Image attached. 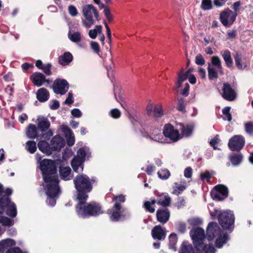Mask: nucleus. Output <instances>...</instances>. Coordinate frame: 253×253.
<instances>
[{
  "mask_svg": "<svg viewBox=\"0 0 253 253\" xmlns=\"http://www.w3.org/2000/svg\"><path fill=\"white\" fill-rule=\"evenodd\" d=\"M51 145L54 151H59L65 145L64 139L59 135L54 136L51 140Z\"/></svg>",
  "mask_w": 253,
  "mask_h": 253,
  "instance_id": "aec40b11",
  "label": "nucleus"
},
{
  "mask_svg": "<svg viewBox=\"0 0 253 253\" xmlns=\"http://www.w3.org/2000/svg\"><path fill=\"white\" fill-rule=\"evenodd\" d=\"M78 157L77 159L81 160V161H84L86 156V153L83 148H80L77 151Z\"/></svg>",
  "mask_w": 253,
  "mask_h": 253,
  "instance_id": "864d4df0",
  "label": "nucleus"
},
{
  "mask_svg": "<svg viewBox=\"0 0 253 253\" xmlns=\"http://www.w3.org/2000/svg\"><path fill=\"white\" fill-rule=\"evenodd\" d=\"M229 240V236L227 233L220 232L215 241L216 247L218 248H221Z\"/></svg>",
  "mask_w": 253,
  "mask_h": 253,
  "instance_id": "b1692460",
  "label": "nucleus"
},
{
  "mask_svg": "<svg viewBox=\"0 0 253 253\" xmlns=\"http://www.w3.org/2000/svg\"><path fill=\"white\" fill-rule=\"evenodd\" d=\"M44 75L41 72H36L32 74L30 77V80L33 84L37 86H41L43 84Z\"/></svg>",
  "mask_w": 253,
  "mask_h": 253,
  "instance_id": "4be33fe9",
  "label": "nucleus"
},
{
  "mask_svg": "<svg viewBox=\"0 0 253 253\" xmlns=\"http://www.w3.org/2000/svg\"><path fill=\"white\" fill-rule=\"evenodd\" d=\"M177 75L178 78L175 83V88H179L181 87L182 83L187 79L188 75L185 72H184L183 68L181 69Z\"/></svg>",
  "mask_w": 253,
  "mask_h": 253,
  "instance_id": "2f4dec72",
  "label": "nucleus"
},
{
  "mask_svg": "<svg viewBox=\"0 0 253 253\" xmlns=\"http://www.w3.org/2000/svg\"><path fill=\"white\" fill-rule=\"evenodd\" d=\"M102 27L101 25H96L95 28L90 30L89 31L88 35L90 38L94 39L96 38L97 33L100 34L102 32Z\"/></svg>",
  "mask_w": 253,
  "mask_h": 253,
  "instance_id": "e433bc0d",
  "label": "nucleus"
},
{
  "mask_svg": "<svg viewBox=\"0 0 253 253\" xmlns=\"http://www.w3.org/2000/svg\"><path fill=\"white\" fill-rule=\"evenodd\" d=\"M26 149L31 153H34L37 150V143L34 141H28L26 142Z\"/></svg>",
  "mask_w": 253,
  "mask_h": 253,
  "instance_id": "58836bf2",
  "label": "nucleus"
},
{
  "mask_svg": "<svg viewBox=\"0 0 253 253\" xmlns=\"http://www.w3.org/2000/svg\"><path fill=\"white\" fill-rule=\"evenodd\" d=\"M124 210L122 206L118 204H114L113 207L107 211V213L109 215L110 220L113 222L123 221L129 216L128 213H124Z\"/></svg>",
  "mask_w": 253,
  "mask_h": 253,
  "instance_id": "0eeeda50",
  "label": "nucleus"
},
{
  "mask_svg": "<svg viewBox=\"0 0 253 253\" xmlns=\"http://www.w3.org/2000/svg\"><path fill=\"white\" fill-rule=\"evenodd\" d=\"M112 201L115 203L114 204H118L119 206H122L121 204L126 201V195L120 194L119 195H114Z\"/></svg>",
  "mask_w": 253,
  "mask_h": 253,
  "instance_id": "c03bdc74",
  "label": "nucleus"
},
{
  "mask_svg": "<svg viewBox=\"0 0 253 253\" xmlns=\"http://www.w3.org/2000/svg\"><path fill=\"white\" fill-rule=\"evenodd\" d=\"M222 211L220 210L217 209H214L213 211H210V215L211 219H215L216 217H217L218 219H219V215L221 213Z\"/></svg>",
  "mask_w": 253,
  "mask_h": 253,
  "instance_id": "052dcab7",
  "label": "nucleus"
},
{
  "mask_svg": "<svg viewBox=\"0 0 253 253\" xmlns=\"http://www.w3.org/2000/svg\"><path fill=\"white\" fill-rule=\"evenodd\" d=\"M109 114L113 118L118 119L121 115V112L119 109L115 108L110 111Z\"/></svg>",
  "mask_w": 253,
  "mask_h": 253,
  "instance_id": "6e6d98bb",
  "label": "nucleus"
},
{
  "mask_svg": "<svg viewBox=\"0 0 253 253\" xmlns=\"http://www.w3.org/2000/svg\"><path fill=\"white\" fill-rule=\"evenodd\" d=\"M188 224L194 229V228L200 227L199 226L203 224V220L199 217H191L187 220Z\"/></svg>",
  "mask_w": 253,
  "mask_h": 253,
  "instance_id": "f704fd0d",
  "label": "nucleus"
},
{
  "mask_svg": "<svg viewBox=\"0 0 253 253\" xmlns=\"http://www.w3.org/2000/svg\"><path fill=\"white\" fill-rule=\"evenodd\" d=\"M57 160L43 159L39 162L40 169L44 182L46 184L59 183L57 174Z\"/></svg>",
  "mask_w": 253,
  "mask_h": 253,
  "instance_id": "f257e3e1",
  "label": "nucleus"
},
{
  "mask_svg": "<svg viewBox=\"0 0 253 253\" xmlns=\"http://www.w3.org/2000/svg\"><path fill=\"white\" fill-rule=\"evenodd\" d=\"M2 214H0V223L4 226H10L14 224V220L6 216H2Z\"/></svg>",
  "mask_w": 253,
  "mask_h": 253,
  "instance_id": "37998d69",
  "label": "nucleus"
},
{
  "mask_svg": "<svg viewBox=\"0 0 253 253\" xmlns=\"http://www.w3.org/2000/svg\"><path fill=\"white\" fill-rule=\"evenodd\" d=\"M71 169L69 167H60L59 172L60 178L64 180H68L70 179V174Z\"/></svg>",
  "mask_w": 253,
  "mask_h": 253,
  "instance_id": "cd10ccee",
  "label": "nucleus"
},
{
  "mask_svg": "<svg viewBox=\"0 0 253 253\" xmlns=\"http://www.w3.org/2000/svg\"><path fill=\"white\" fill-rule=\"evenodd\" d=\"M51 68V64L48 63L44 64L42 67V69L41 70L43 71L45 75L47 76H51L52 75Z\"/></svg>",
  "mask_w": 253,
  "mask_h": 253,
  "instance_id": "3c124183",
  "label": "nucleus"
},
{
  "mask_svg": "<svg viewBox=\"0 0 253 253\" xmlns=\"http://www.w3.org/2000/svg\"><path fill=\"white\" fill-rule=\"evenodd\" d=\"M210 64L215 68L217 71H219L221 74H223L221 61L218 57L212 56L211 59V64Z\"/></svg>",
  "mask_w": 253,
  "mask_h": 253,
  "instance_id": "72a5a7b5",
  "label": "nucleus"
},
{
  "mask_svg": "<svg viewBox=\"0 0 253 253\" xmlns=\"http://www.w3.org/2000/svg\"><path fill=\"white\" fill-rule=\"evenodd\" d=\"M69 39L74 42H78L81 41V34L80 32H77L73 33H69Z\"/></svg>",
  "mask_w": 253,
  "mask_h": 253,
  "instance_id": "09e8293b",
  "label": "nucleus"
},
{
  "mask_svg": "<svg viewBox=\"0 0 253 253\" xmlns=\"http://www.w3.org/2000/svg\"><path fill=\"white\" fill-rule=\"evenodd\" d=\"M177 242V237L175 233H172L169 236V248L174 251H176V244Z\"/></svg>",
  "mask_w": 253,
  "mask_h": 253,
  "instance_id": "c9c22d12",
  "label": "nucleus"
},
{
  "mask_svg": "<svg viewBox=\"0 0 253 253\" xmlns=\"http://www.w3.org/2000/svg\"><path fill=\"white\" fill-rule=\"evenodd\" d=\"M221 95L224 99L230 101H233L236 97L235 90L228 83L223 84Z\"/></svg>",
  "mask_w": 253,
  "mask_h": 253,
  "instance_id": "dca6fc26",
  "label": "nucleus"
},
{
  "mask_svg": "<svg viewBox=\"0 0 253 253\" xmlns=\"http://www.w3.org/2000/svg\"><path fill=\"white\" fill-rule=\"evenodd\" d=\"M83 11L84 15L88 22L87 26L90 27L94 23V20L92 18V13L94 17L98 20L99 14L96 8L91 4H87L83 7Z\"/></svg>",
  "mask_w": 253,
  "mask_h": 253,
  "instance_id": "9b49d317",
  "label": "nucleus"
},
{
  "mask_svg": "<svg viewBox=\"0 0 253 253\" xmlns=\"http://www.w3.org/2000/svg\"><path fill=\"white\" fill-rule=\"evenodd\" d=\"M176 126L178 127L179 131H180V135L182 138L183 137H188L190 136L194 128V125L192 123L185 125L181 123H176Z\"/></svg>",
  "mask_w": 253,
  "mask_h": 253,
  "instance_id": "f3484780",
  "label": "nucleus"
},
{
  "mask_svg": "<svg viewBox=\"0 0 253 253\" xmlns=\"http://www.w3.org/2000/svg\"><path fill=\"white\" fill-rule=\"evenodd\" d=\"M208 72L209 77L210 80L215 79L217 78V73L219 72V71H217L215 68H214L210 64L208 66Z\"/></svg>",
  "mask_w": 253,
  "mask_h": 253,
  "instance_id": "a19ab883",
  "label": "nucleus"
},
{
  "mask_svg": "<svg viewBox=\"0 0 253 253\" xmlns=\"http://www.w3.org/2000/svg\"><path fill=\"white\" fill-rule=\"evenodd\" d=\"M154 117L156 118H161L164 116L162 107L160 105H156L154 108Z\"/></svg>",
  "mask_w": 253,
  "mask_h": 253,
  "instance_id": "49530a36",
  "label": "nucleus"
},
{
  "mask_svg": "<svg viewBox=\"0 0 253 253\" xmlns=\"http://www.w3.org/2000/svg\"><path fill=\"white\" fill-rule=\"evenodd\" d=\"M221 232V229L216 222H210L207 227V239L212 240Z\"/></svg>",
  "mask_w": 253,
  "mask_h": 253,
  "instance_id": "2eb2a0df",
  "label": "nucleus"
},
{
  "mask_svg": "<svg viewBox=\"0 0 253 253\" xmlns=\"http://www.w3.org/2000/svg\"><path fill=\"white\" fill-rule=\"evenodd\" d=\"M83 162V161H81V160L77 159L76 158L74 159L72 162L71 165L74 171L78 172V169L81 166L82 170H83V166H82Z\"/></svg>",
  "mask_w": 253,
  "mask_h": 253,
  "instance_id": "ea45409f",
  "label": "nucleus"
},
{
  "mask_svg": "<svg viewBox=\"0 0 253 253\" xmlns=\"http://www.w3.org/2000/svg\"><path fill=\"white\" fill-rule=\"evenodd\" d=\"M69 84L64 79H56L53 84L52 88L56 94H65L68 90Z\"/></svg>",
  "mask_w": 253,
  "mask_h": 253,
  "instance_id": "f8f14e48",
  "label": "nucleus"
},
{
  "mask_svg": "<svg viewBox=\"0 0 253 253\" xmlns=\"http://www.w3.org/2000/svg\"><path fill=\"white\" fill-rule=\"evenodd\" d=\"M151 235L154 240L163 241L167 236L166 230L160 225H156L152 229Z\"/></svg>",
  "mask_w": 253,
  "mask_h": 253,
  "instance_id": "a211bd4d",
  "label": "nucleus"
},
{
  "mask_svg": "<svg viewBox=\"0 0 253 253\" xmlns=\"http://www.w3.org/2000/svg\"><path fill=\"white\" fill-rule=\"evenodd\" d=\"M237 13L233 12L229 8H226L220 14V20L221 23L225 27L231 26L236 19Z\"/></svg>",
  "mask_w": 253,
  "mask_h": 253,
  "instance_id": "9d476101",
  "label": "nucleus"
},
{
  "mask_svg": "<svg viewBox=\"0 0 253 253\" xmlns=\"http://www.w3.org/2000/svg\"><path fill=\"white\" fill-rule=\"evenodd\" d=\"M46 194L47 196V202L51 206L56 204V198L60 192L59 183L54 184H45Z\"/></svg>",
  "mask_w": 253,
  "mask_h": 253,
  "instance_id": "6e6552de",
  "label": "nucleus"
},
{
  "mask_svg": "<svg viewBox=\"0 0 253 253\" xmlns=\"http://www.w3.org/2000/svg\"><path fill=\"white\" fill-rule=\"evenodd\" d=\"M159 177L163 180L168 179L170 175V171L168 169H163L158 172Z\"/></svg>",
  "mask_w": 253,
  "mask_h": 253,
  "instance_id": "de8ad7c7",
  "label": "nucleus"
},
{
  "mask_svg": "<svg viewBox=\"0 0 253 253\" xmlns=\"http://www.w3.org/2000/svg\"><path fill=\"white\" fill-rule=\"evenodd\" d=\"M185 189L186 186L185 185H180L178 186H176V187L173 191V193L178 195L180 194Z\"/></svg>",
  "mask_w": 253,
  "mask_h": 253,
  "instance_id": "338daca9",
  "label": "nucleus"
},
{
  "mask_svg": "<svg viewBox=\"0 0 253 253\" xmlns=\"http://www.w3.org/2000/svg\"><path fill=\"white\" fill-rule=\"evenodd\" d=\"M179 253H195V252L192 245H186L183 243Z\"/></svg>",
  "mask_w": 253,
  "mask_h": 253,
  "instance_id": "a18cd8bd",
  "label": "nucleus"
},
{
  "mask_svg": "<svg viewBox=\"0 0 253 253\" xmlns=\"http://www.w3.org/2000/svg\"><path fill=\"white\" fill-rule=\"evenodd\" d=\"M91 48L93 50V51L98 54L100 51V47L99 44L95 42H90Z\"/></svg>",
  "mask_w": 253,
  "mask_h": 253,
  "instance_id": "bf43d9fd",
  "label": "nucleus"
},
{
  "mask_svg": "<svg viewBox=\"0 0 253 253\" xmlns=\"http://www.w3.org/2000/svg\"><path fill=\"white\" fill-rule=\"evenodd\" d=\"M192 169L191 167H189L186 168L184 170V175L186 178H190L192 176Z\"/></svg>",
  "mask_w": 253,
  "mask_h": 253,
  "instance_id": "774afa93",
  "label": "nucleus"
},
{
  "mask_svg": "<svg viewBox=\"0 0 253 253\" xmlns=\"http://www.w3.org/2000/svg\"><path fill=\"white\" fill-rule=\"evenodd\" d=\"M15 242L11 239H6L0 241V253H3L9 247L15 245Z\"/></svg>",
  "mask_w": 253,
  "mask_h": 253,
  "instance_id": "bb28decb",
  "label": "nucleus"
},
{
  "mask_svg": "<svg viewBox=\"0 0 253 253\" xmlns=\"http://www.w3.org/2000/svg\"><path fill=\"white\" fill-rule=\"evenodd\" d=\"M71 114L76 118H80L82 115V113L80 109L74 108L71 111Z\"/></svg>",
  "mask_w": 253,
  "mask_h": 253,
  "instance_id": "69168bd1",
  "label": "nucleus"
},
{
  "mask_svg": "<svg viewBox=\"0 0 253 253\" xmlns=\"http://www.w3.org/2000/svg\"><path fill=\"white\" fill-rule=\"evenodd\" d=\"M224 194H221L217 189H214L211 191V195L213 199L216 201H222L227 198V191L223 188Z\"/></svg>",
  "mask_w": 253,
  "mask_h": 253,
  "instance_id": "c85d7f7f",
  "label": "nucleus"
},
{
  "mask_svg": "<svg viewBox=\"0 0 253 253\" xmlns=\"http://www.w3.org/2000/svg\"><path fill=\"white\" fill-rule=\"evenodd\" d=\"M143 207L146 211L149 212L150 213H153L155 211L154 206L151 205V203L150 201H145L144 203Z\"/></svg>",
  "mask_w": 253,
  "mask_h": 253,
  "instance_id": "603ef678",
  "label": "nucleus"
},
{
  "mask_svg": "<svg viewBox=\"0 0 253 253\" xmlns=\"http://www.w3.org/2000/svg\"><path fill=\"white\" fill-rule=\"evenodd\" d=\"M231 108L230 107H226L222 109L223 119L225 121H231L232 120V116L230 113Z\"/></svg>",
  "mask_w": 253,
  "mask_h": 253,
  "instance_id": "8fccbe9b",
  "label": "nucleus"
},
{
  "mask_svg": "<svg viewBox=\"0 0 253 253\" xmlns=\"http://www.w3.org/2000/svg\"><path fill=\"white\" fill-rule=\"evenodd\" d=\"M9 249L5 252V253H27L26 252L23 253L22 250L18 247L8 248Z\"/></svg>",
  "mask_w": 253,
  "mask_h": 253,
  "instance_id": "680f3d73",
  "label": "nucleus"
},
{
  "mask_svg": "<svg viewBox=\"0 0 253 253\" xmlns=\"http://www.w3.org/2000/svg\"><path fill=\"white\" fill-rule=\"evenodd\" d=\"M230 160L233 165L237 166L241 162L242 156L241 154H232L230 156Z\"/></svg>",
  "mask_w": 253,
  "mask_h": 253,
  "instance_id": "4c0bfd02",
  "label": "nucleus"
},
{
  "mask_svg": "<svg viewBox=\"0 0 253 253\" xmlns=\"http://www.w3.org/2000/svg\"><path fill=\"white\" fill-rule=\"evenodd\" d=\"M73 55L69 52H65L63 55L58 58L59 63L63 66L69 65L73 60Z\"/></svg>",
  "mask_w": 253,
  "mask_h": 253,
  "instance_id": "a878e982",
  "label": "nucleus"
},
{
  "mask_svg": "<svg viewBox=\"0 0 253 253\" xmlns=\"http://www.w3.org/2000/svg\"><path fill=\"white\" fill-rule=\"evenodd\" d=\"M49 93L46 88L42 87L37 90V98L40 102H45L49 99Z\"/></svg>",
  "mask_w": 253,
  "mask_h": 253,
  "instance_id": "393cba45",
  "label": "nucleus"
},
{
  "mask_svg": "<svg viewBox=\"0 0 253 253\" xmlns=\"http://www.w3.org/2000/svg\"><path fill=\"white\" fill-rule=\"evenodd\" d=\"M195 63L196 64L198 65H203L205 63V60L203 56L200 54H198L195 58Z\"/></svg>",
  "mask_w": 253,
  "mask_h": 253,
  "instance_id": "13d9d810",
  "label": "nucleus"
},
{
  "mask_svg": "<svg viewBox=\"0 0 253 253\" xmlns=\"http://www.w3.org/2000/svg\"><path fill=\"white\" fill-rule=\"evenodd\" d=\"M218 222L224 230L232 232L234 229L235 216L232 211H222L219 215Z\"/></svg>",
  "mask_w": 253,
  "mask_h": 253,
  "instance_id": "423d86ee",
  "label": "nucleus"
},
{
  "mask_svg": "<svg viewBox=\"0 0 253 253\" xmlns=\"http://www.w3.org/2000/svg\"><path fill=\"white\" fill-rule=\"evenodd\" d=\"M189 234L195 250L198 252L205 250L206 243L204 242L206 234L204 229L201 227L194 228L190 231Z\"/></svg>",
  "mask_w": 253,
  "mask_h": 253,
  "instance_id": "39448f33",
  "label": "nucleus"
},
{
  "mask_svg": "<svg viewBox=\"0 0 253 253\" xmlns=\"http://www.w3.org/2000/svg\"><path fill=\"white\" fill-rule=\"evenodd\" d=\"M157 196V204L164 208L170 206L171 198L167 193L158 194Z\"/></svg>",
  "mask_w": 253,
  "mask_h": 253,
  "instance_id": "412c9836",
  "label": "nucleus"
},
{
  "mask_svg": "<svg viewBox=\"0 0 253 253\" xmlns=\"http://www.w3.org/2000/svg\"><path fill=\"white\" fill-rule=\"evenodd\" d=\"M163 134L165 137L169 138L173 142H177L182 138L178 129H175L170 124H167L164 126Z\"/></svg>",
  "mask_w": 253,
  "mask_h": 253,
  "instance_id": "1a4fd4ad",
  "label": "nucleus"
},
{
  "mask_svg": "<svg viewBox=\"0 0 253 253\" xmlns=\"http://www.w3.org/2000/svg\"><path fill=\"white\" fill-rule=\"evenodd\" d=\"M221 55L226 66L229 68L232 67L233 63L231 56V52L228 50H225L221 52Z\"/></svg>",
  "mask_w": 253,
  "mask_h": 253,
  "instance_id": "473e14b6",
  "label": "nucleus"
},
{
  "mask_svg": "<svg viewBox=\"0 0 253 253\" xmlns=\"http://www.w3.org/2000/svg\"><path fill=\"white\" fill-rule=\"evenodd\" d=\"M96 181L95 177L90 179L85 174L77 175L74 179L75 187L77 191L76 200H87L88 194L92 190V184Z\"/></svg>",
  "mask_w": 253,
  "mask_h": 253,
  "instance_id": "f03ea898",
  "label": "nucleus"
},
{
  "mask_svg": "<svg viewBox=\"0 0 253 253\" xmlns=\"http://www.w3.org/2000/svg\"><path fill=\"white\" fill-rule=\"evenodd\" d=\"M245 143L244 137L242 135H237L229 139L228 146L232 151H239L243 148Z\"/></svg>",
  "mask_w": 253,
  "mask_h": 253,
  "instance_id": "ddd939ff",
  "label": "nucleus"
},
{
  "mask_svg": "<svg viewBox=\"0 0 253 253\" xmlns=\"http://www.w3.org/2000/svg\"><path fill=\"white\" fill-rule=\"evenodd\" d=\"M26 135L27 137L31 139L37 138L38 132L36 126L34 124H30L27 129Z\"/></svg>",
  "mask_w": 253,
  "mask_h": 253,
  "instance_id": "c756f323",
  "label": "nucleus"
},
{
  "mask_svg": "<svg viewBox=\"0 0 253 253\" xmlns=\"http://www.w3.org/2000/svg\"><path fill=\"white\" fill-rule=\"evenodd\" d=\"M69 13L72 16H76L78 14L76 7L73 5H70L68 7Z\"/></svg>",
  "mask_w": 253,
  "mask_h": 253,
  "instance_id": "e2e57ef3",
  "label": "nucleus"
},
{
  "mask_svg": "<svg viewBox=\"0 0 253 253\" xmlns=\"http://www.w3.org/2000/svg\"><path fill=\"white\" fill-rule=\"evenodd\" d=\"M39 149L47 155H51L53 150H52V146H49L48 143L45 140H41L38 143Z\"/></svg>",
  "mask_w": 253,
  "mask_h": 253,
  "instance_id": "5701e85b",
  "label": "nucleus"
},
{
  "mask_svg": "<svg viewBox=\"0 0 253 253\" xmlns=\"http://www.w3.org/2000/svg\"><path fill=\"white\" fill-rule=\"evenodd\" d=\"M220 141V139L219 138V136L218 135H216L211 139L209 142L210 145L213 147L214 150L217 149L218 148L216 145L217 144L219 143Z\"/></svg>",
  "mask_w": 253,
  "mask_h": 253,
  "instance_id": "5fc2aeb1",
  "label": "nucleus"
},
{
  "mask_svg": "<svg viewBox=\"0 0 253 253\" xmlns=\"http://www.w3.org/2000/svg\"><path fill=\"white\" fill-rule=\"evenodd\" d=\"M12 193V190L7 188L4 195L0 196V214L5 212L8 216L13 218L16 216L17 211L15 204L9 198Z\"/></svg>",
  "mask_w": 253,
  "mask_h": 253,
  "instance_id": "20e7f679",
  "label": "nucleus"
},
{
  "mask_svg": "<svg viewBox=\"0 0 253 253\" xmlns=\"http://www.w3.org/2000/svg\"><path fill=\"white\" fill-rule=\"evenodd\" d=\"M190 85L188 83H186L184 87L180 92V94L183 96H187L189 94Z\"/></svg>",
  "mask_w": 253,
  "mask_h": 253,
  "instance_id": "0e129e2a",
  "label": "nucleus"
},
{
  "mask_svg": "<svg viewBox=\"0 0 253 253\" xmlns=\"http://www.w3.org/2000/svg\"><path fill=\"white\" fill-rule=\"evenodd\" d=\"M87 200H78L75 211L80 218L97 216L103 213L101 205L95 201L86 203Z\"/></svg>",
  "mask_w": 253,
  "mask_h": 253,
  "instance_id": "7ed1b4c3",
  "label": "nucleus"
},
{
  "mask_svg": "<svg viewBox=\"0 0 253 253\" xmlns=\"http://www.w3.org/2000/svg\"><path fill=\"white\" fill-rule=\"evenodd\" d=\"M186 106V102L183 98H178V103L177 106V110L179 111L185 113V108Z\"/></svg>",
  "mask_w": 253,
  "mask_h": 253,
  "instance_id": "79ce46f5",
  "label": "nucleus"
},
{
  "mask_svg": "<svg viewBox=\"0 0 253 253\" xmlns=\"http://www.w3.org/2000/svg\"><path fill=\"white\" fill-rule=\"evenodd\" d=\"M235 65L239 70L247 69L249 65V61L245 57H243L241 52H236L233 55Z\"/></svg>",
  "mask_w": 253,
  "mask_h": 253,
  "instance_id": "4468645a",
  "label": "nucleus"
},
{
  "mask_svg": "<svg viewBox=\"0 0 253 253\" xmlns=\"http://www.w3.org/2000/svg\"><path fill=\"white\" fill-rule=\"evenodd\" d=\"M245 129L247 133L252 134L253 133V123L249 122L246 123L245 125Z\"/></svg>",
  "mask_w": 253,
  "mask_h": 253,
  "instance_id": "4d7b16f0",
  "label": "nucleus"
},
{
  "mask_svg": "<svg viewBox=\"0 0 253 253\" xmlns=\"http://www.w3.org/2000/svg\"><path fill=\"white\" fill-rule=\"evenodd\" d=\"M50 123L47 118H42L41 119H38V127L41 131L45 132L49 127Z\"/></svg>",
  "mask_w": 253,
  "mask_h": 253,
  "instance_id": "7c9ffc66",
  "label": "nucleus"
},
{
  "mask_svg": "<svg viewBox=\"0 0 253 253\" xmlns=\"http://www.w3.org/2000/svg\"><path fill=\"white\" fill-rule=\"evenodd\" d=\"M157 220L163 224H166L169 219L170 211L165 208L164 209H160L156 212Z\"/></svg>",
  "mask_w": 253,
  "mask_h": 253,
  "instance_id": "6ab92c4d",
  "label": "nucleus"
}]
</instances>
